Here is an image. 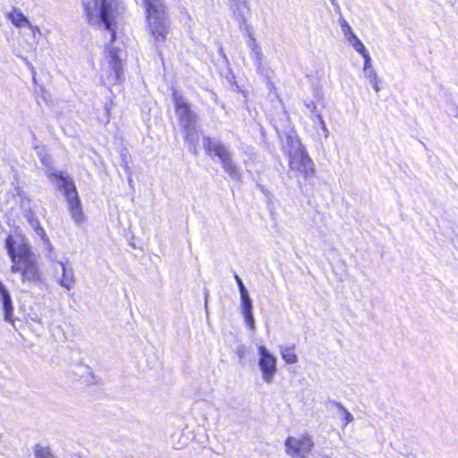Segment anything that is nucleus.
Masks as SVG:
<instances>
[{"instance_id":"nucleus-1","label":"nucleus","mask_w":458,"mask_h":458,"mask_svg":"<svg viewBox=\"0 0 458 458\" xmlns=\"http://www.w3.org/2000/svg\"><path fill=\"white\" fill-rule=\"evenodd\" d=\"M5 247L12 260V271L18 273L22 284H37L40 281V272L36 255L31 251L23 234L9 235Z\"/></svg>"},{"instance_id":"nucleus-2","label":"nucleus","mask_w":458,"mask_h":458,"mask_svg":"<svg viewBox=\"0 0 458 458\" xmlns=\"http://www.w3.org/2000/svg\"><path fill=\"white\" fill-rule=\"evenodd\" d=\"M84 14L89 24L109 31L115 38L116 20L123 11L119 0H82Z\"/></svg>"},{"instance_id":"nucleus-3","label":"nucleus","mask_w":458,"mask_h":458,"mask_svg":"<svg viewBox=\"0 0 458 458\" xmlns=\"http://www.w3.org/2000/svg\"><path fill=\"white\" fill-rule=\"evenodd\" d=\"M284 148L287 155L290 171L295 177L305 180L314 177L316 173L314 162L310 157L296 131H292L287 135Z\"/></svg>"},{"instance_id":"nucleus-4","label":"nucleus","mask_w":458,"mask_h":458,"mask_svg":"<svg viewBox=\"0 0 458 458\" xmlns=\"http://www.w3.org/2000/svg\"><path fill=\"white\" fill-rule=\"evenodd\" d=\"M146 10V26L150 41L162 46L169 33L170 25L166 7L161 0H143Z\"/></svg>"},{"instance_id":"nucleus-5","label":"nucleus","mask_w":458,"mask_h":458,"mask_svg":"<svg viewBox=\"0 0 458 458\" xmlns=\"http://www.w3.org/2000/svg\"><path fill=\"white\" fill-rule=\"evenodd\" d=\"M174 101L180 124L185 131V140L189 142L191 148L196 152L195 144L198 141V133L195 129L196 115L191 112L190 105L176 92H174Z\"/></svg>"},{"instance_id":"nucleus-6","label":"nucleus","mask_w":458,"mask_h":458,"mask_svg":"<svg viewBox=\"0 0 458 458\" xmlns=\"http://www.w3.org/2000/svg\"><path fill=\"white\" fill-rule=\"evenodd\" d=\"M52 175L56 179L58 187L63 189L64 192L72 219L77 225L82 224L85 216L74 183L68 176H64L62 173H53Z\"/></svg>"},{"instance_id":"nucleus-7","label":"nucleus","mask_w":458,"mask_h":458,"mask_svg":"<svg viewBox=\"0 0 458 458\" xmlns=\"http://www.w3.org/2000/svg\"><path fill=\"white\" fill-rule=\"evenodd\" d=\"M204 147L210 156L214 155L219 158L222 167L225 173L234 180L241 179V170L233 163L231 151L224 144L207 138L204 141Z\"/></svg>"},{"instance_id":"nucleus-8","label":"nucleus","mask_w":458,"mask_h":458,"mask_svg":"<svg viewBox=\"0 0 458 458\" xmlns=\"http://www.w3.org/2000/svg\"><path fill=\"white\" fill-rule=\"evenodd\" d=\"M124 57L123 49L115 47L108 48L104 68V72L107 74L105 83L112 85L120 81Z\"/></svg>"},{"instance_id":"nucleus-9","label":"nucleus","mask_w":458,"mask_h":458,"mask_svg":"<svg viewBox=\"0 0 458 458\" xmlns=\"http://www.w3.org/2000/svg\"><path fill=\"white\" fill-rule=\"evenodd\" d=\"M258 351V367L261 379L267 384H271L277 373V359L265 345L259 344Z\"/></svg>"},{"instance_id":"nucleus-10","label":"nucleus","mask_w":458,"mask_h":458,"mask_svg":"<svg viewBox=\"0 0 458 458\" xmlns=\"http://www.w3.org/2000/svg\"><path fill=\"white\" fill-rule=\"evenodd\" d=\"M313 443L310 437H293L285 441L286 453L293 457L303 456L312 448Z\"/></svg>"},{"instance_id":"nucleus-11","label":"nucleus","mask_w":458,"mask_h":458,"mask_svg":"<svg viewBox=\"0 0 458 458\" xmlns=\"http://www.w3.org/2000/svg\"><path fill=\"white\" fill-rule=\"evenodd\" d=\"M241 310L244 317V321L247 327L251 330H255V321L252 315V303L249 293L245 288H241Z\"/></svg>"},{"instance_id":"nucleus-12","label":"nucleus","mask_w":458,"mask_h":458,"mask_svg":"<svg viewBox=\"0 0 458 458\" xmlns=\"http://www.w3.org/2000/svg\"><path fill=\"white\" fill-rule=\"evenodd\" d=\"M361 73L377 93L381 90L379 86L380 81L373 65L372 58L364 60Z\"/></svg>"},{"instance_id":"nucleus-13","label":"nucleus","mask_w":458,"mask_h":458,"mask_svg":"<svg viewBox=\"0 0 458 458\" xmlns=\"http://www.w3.org/2000/svg\"><path fill=\"white\" fill-rule=\"evenodd\" d=\"M5 18L16 28L23 29L30 26V21L22 11L16 7L12 6L10 10L4 13Z\"/></svg>"},{"instance_id":"nucleus-14","label":"nucleus","mask_w":458,"mask_h":458,"mask_svg":"<svg viewBox=\"0 0 458 458\" xmlns=\"http://www.w3.org/2000/svg\"><path fill=\"white\" fill-rule=\"evenodd\" d=\"M233 17L240 25L246 24L248 7L245 0H228Z\"/></svg>"},{"instance_id":"nucleus-15","label":"nucleus","mask_w":458,"mask_h":458,"mask_svg":"<svg viewBox=\"0 0 458 458\" xmlns=\"http://www.w3.org/2000/svg\"><path fill=\"white\" fill-rule=\"evenodd\" d=\"M246 45H247L248 48L250 50V55H252L253 59H254L255 64L258 67H259L262 63L263 54H262V51H261L257 40L255 39V38L253 37V35L250 32H249V34H248V39L246 41Z\"/></svg>"},{"instance_id":"nucleus-16","label":"nucleus","mask_w":458,"mask_h":458,"mask_svg":"<svg viewBox=\"0 0 458 458\" xmlns=\"http://www.w3.org/2000/svg\"><path fill=\"white\" fill-rule=\"evenodd\" d=\"M30 227L34 230L37 236L39 237V239L42 242L43 248L48 251V253L53 252V246L49 241V239L47 237V234L45 233V230L42 228V226L39 224V221L38 219L31 220L30 223Z\"/></svg>"},{"instance_id":"nucleus-17","label":"nucleus","mask_w":458,"mask_h":458,"mask_svg":"<svg viewBox=\"0 0 458 458\" xmlns=\"http://www.w3.org/2000/svg\"><path fill=\"white\" fill-rule=\"evenodd\" d=\"M58 266L62 272V277L60 279L61 286H71V284L74 283L73 271L71 264L68 261H60L58 262Z\"/></svg>"},{"instance_id":"nucleus-18","label":"nucleus","mask_w":458,"mask_h":458,"mask_svg":"<svg viewBox=\"0 0 458 458\" xmlns=\"http://www.w3.org/2000/svg\"><path fill=\"white\" fill-rule=\"evenodd\" d=\"M0 294L4 312V320L13 323V305L11 296L4 288H1Z\"/></svg>"},{"instance_id":"nucleus-19","label":"nucleus","mask_w":458,"mask_h":458,"mask_svg":"<svg viewBox=\"0 0 458 458\" xmlns=\"http://www.w3.org/2000/svg\"><path fill=\"white\" fill-rule=\"evenodd\" d=\"M279 353L282 360L289 365H293L298 362L299 358L295 352L294 347L293 346H280Z\"/></svg>"},{"instance_id":"nucleus-20","label":"nucleus","mask_w":458,"mask_h":458,"mask_svg":"<svg viewBox=\"0 0 458 458\" xmlns=\"http://www.w3.org/2000/svg\"><path fill=\"white\" fill-rule=\"evenodd\" d=\"M336 406L339 410L338 416L344 426L353 421L352 414L343 404L337 403Z\"/></svg>"},{"instance_id":"nucleus-21","label":"nucleus","mask_w":458,"mask_h":458,"mask_svg":"<svg viewBox=\"0 0 458 458\" xmlns=\"http://www.w3.org/2000/svg\"><path fill=\"white\" fill-rule=\"evenodd\" d=\"M352 48L358 53L360 54L362 58H363V61L364 60H367L369 58H371L370 56V54L369 52V50L367 49V47H365V45L362 43V41H360V43H358L357 45L353 46Z\"/></svg>"},{"instance_id":"nucleus-22","label":"nucleus","mask_w":458,"mask_h":458,"mask_svg":"<svg viewBox=\"0 0 458 458\" xmlns=\"http://www.w3.org/2000/svg\"><path fill=\"white\" fill-rule=\"evenodd\" d=\"M36 458H54L48 448L37 446L35 450Z\"/></svg>"},{"instance_id":"nucleus-23","label":"nucleus","mask_w":458,"mask_h":458,"mask_svg":"<svg viewBox=\"0 0 458 458\" xmlns=\"http://www.w3.org/2000/svg\"><path fill=\"white\" fill-rule=\"evenodd\" d=\"M315 116H316V118L318 120V125H319V127H320V129H321V131L323 132L324 138L327 139L328 136H329V131H328V129L327 127V124H326L322 115L318 113V114H315Z\"/></svg>"},{"instance_id":"nucleus-24","label":"nucleus","mask_w":458,"mask_h":458,"mask_svg":"<svg viewBox=\"0 0 458 458\" xmlns=\"http://www.w3.org/2000/svg\"><path fill=\"white\" fill-rule=\"evenodd\" d=\"M341 28H342V30H343V33H344V36L345 37V38L354 33L352 27L349 25V23L345 20L342 21Z\"/></svg>"},{"instance_id":"nucleus-25","label":"nucleus","mask_w":458,"mask_h":458,"mask_svg":"<svg viewBox=\"0 0 458 458\" xmlns=\"http://www.w3.org/2000/svg\"><path fill=\"white\" fill-rule=\"evenodd\" d=\"M346 40L352 47L361 41L355 33L346 38Z\"/></svg>"},{"instance_id":"nucleus-26","label":"nucleus","mask_w":458,"mask_h":458,"mask_svg":"<svg viewBox=\"0 0 458 458\" xmlns=\"http://www.w3.org/2000/svg\"><path fill=\"white\" fill-rule=\"evenodd\" d=\"M27 28L30 30L33 37H35L36 33H40V29L38 26L33 25L31 22L30 26H27Z\"/></svg>"},{"instance_id":"nucleus-27","label":"nucleus","mask_w":458,"mask_h":458,"mask_svg":"<svg viewBox=\"0 0 458 458\" xmlns=\"http://www.w3.org/2000/svg\"><path fill=\"white\" fill-rule=\"evenodd\" d=\"M306 107L311 112L314 113L316 111V105L314 102H310L306 104Z\"/></svg>"},{"instance_id":"nucleus-28","label":"nucleus","mask_w":458,"mask_h":458,"mask_svg":"<svg viewBox=\"0 0 458 458\" xmlns=\"http://www.w3.org/2000/svg\"><path fill=\"white\" fill-rule=\"evenodd\" d=\"M27 220H28V223H30L31 220H36L37 218L34 216V214L32 213V211H30L27 215Z\"/></svg>"},{"instance_id":"nucleus-29","label":"nucleus","mask_w":458,"mask_h":458,"mask_svg":"<svg viewBox=\"0 0 458 458\" xmlns=\"http://www.w3.org/2000/svg\"><path fill=\"white\" fill-rule=\"evenodd\" d=\"M235 278H236V280H237L238 284H239V286H240V287L244 286V285L242 284V283L241 279H240L237 276H235Z\"/></svg>"}]
</instances>
